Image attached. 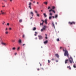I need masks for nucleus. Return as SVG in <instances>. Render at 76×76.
<instances>
[{
	"label": "nucleus",
	"instance_id": "obj_32",
	"mask_svg": "<svg viewBox=\"0 0 76 76\" xmlns=\"http://www.w3.org/2000/svg\"><path fill=\"white\" fill-rule=\"evenodd\" d=\"M22 37L23 38H25V35L23 34Z\"/></svg>",
	"mask_w": 76,
	"mask_h": 76
},
{
	"label": "nucleus",
	"instance_id": "obj_5",
	"mask_svg": "<svg viewBox=\"0 0 76 76\" xmlns=\"http://www.w3.org/2000/svg\"><path fill=\"white\" fill-rule=\"evenodd\" d=\"M31 4H32V3L31 2H29L28 4V7L30 8V9H31L32 8H31Z\"/></svg>",
	"mask_w": 76,
	"mask_h": 76
},
{
	"label": "nucleus",
	"instance_id": "obj_2",
	"mask_svg": "<svg viewBox=\"0 0 76 76\" xmlns=\"http://www.w3.org/2000/svg\"><path fill=\"white\" fill-rule=\"evenodd\" d=\"M63 51H65V53H64V56H67V57H69V53H68V51L67 50H64V49H63Z\"/></svg>",
	"mask_w": 76,
	"mask_h": 76
},
{
	"label": "nucleus",
	"instance_id": "obj_1",
	"mask_svg": "<svg viewBox=\"0 0 76 76\" xmlns=\"http://www.w3.org/2000/svg\"><path fill=\"white\" fill-rule=\"evenodd\" d=\"M69 61L71 64H72V63H74V62L73 60V58H72V57H70L69 60L66 59L65 60V64H67V63H69Z\"/></svg>",
	"mask_w": 76,
	"mask_h": 76
},
{
	"label": "nucleus",
	"instance_id": "obj_24",
	"mask_svg": "<svg viewBox=\"0 0 76 76\" xmlns=\"http://www.w3.org/2000/svg\"><path fill=\"white\" fill-rule=\"evenodd\" d=\"M57 41L58 42L60 41V39H59L58 38L56 39Z\"/></svg>",
	"mask_w": 76,
	"mask_h": 76
},
{
	"label": "nucleus",
	"instance_id": "obj_36",
	"mask_svg": "<svg viewBox=\"0 0 76 76\" xmlns=\"http://www.w3.org/2000/svg\"><path fill=\"white\" fill-rule=\"evenodd\" d=\"M48 63H50V60H48Z\"/></svg>",
	"mask_w": 76,
	"mask_h": 76
},
{
	"label": "nucleus",
	"instance_id": "obj_40",
	"mask_svg": "<svg viewBox=\"0 0 76 76\" xmlns=\"http://www.w3.org/2000/svg\"><path fill=\"white\" fill-rule=\"evenodd\" d=\"M24 45H25V44H24L23 45V46H24Z\"/></svg>",
	"mask_w": 76,
	"mask_h": 76
},
{
	"label": "nucleus",
	"instance_id": "obj_48",
	"mask_svg": "<svg viewBox=\"0 0 76 76\" xmlns=\"http://www.w3.org/2000/svg\"><path fill=\"white\" fill-rule=\"evenodd\" d=\"M52 60L53 61V60H54V58H53L52 59Z\"/></svg>",
	"mask_w": 76,
	"mask_h": 76
},
{
	"label": "nucleus",
	"instance_id": "obj_16",
	"mask_svg": "<svg viewBox=\"0 0 76 76\" xmlns=\"http://www.w3.org/2000/svg\"><path fill=\"white\" fill-rule=\"evenodd\" d=\"M52 24L53 26L55 28V26H54V22H52Z\"/></svg>",
	"mask_w": 76,
	"mask_h": 76
},
{
	"label": "nucleus",
	"instance_id": "obj_62",
	"mask_svg": "<svg viewBox=\"0 0 76 76\" xmlns=\"http://www.w3.org/2000/svg\"><path fill=\"white\" fill-rule=\"evenodd\" d=\"M56 62H58V61L56 60Z\"/></svg>",
	"mask_w": 76,
	"mask_h": 76
},
{
	"label": "nucleus",
	"instance_id": "obj_17",
	"mask_svg": "<svg viewBox=\"0 0 76 76\" xmlns=\"http://www.w3.org/2000/svg\"><path fill=\"white\" fill-rule=\"evenodd\" d=\"M55 56L57 57L58 58V57H59L58 55L57 54H55Z\"/></svg>",
	"mask_w": 76,
	"mask_h": 76
},
{
	"label": "nucleus",
	"instance_id": "obj_41",
	"mask_svg": "<svg viewBox=\"0 0 76 76\" xmlns=\"http://www.w3.org/2000/svg\"><path fill=\"white\" fill-rule=\"evenodd\" d=\"M41 69H42V70H44V68H41Z\"/></svg>",
	"mask_w": 76,
	"mask_h": 76
},
{
	"label": "nucleus",
	"instance_id": "obj_34",
	"mask_svg": "<svg viewBox=\"0 0 76 76\" xmlns=\"http://www.w3.org/2000/svg\"><path fill=\"white\" fill-rule=\"evenodd\" d=\"M12 42H15V40H12Z\"/></svg>",
	"mask_w": 76,
	"mask_h": 76
},
{
	"label": "nucleus",
	"instance_id": "obj_30",
	"mask_svg": "<svg viewBox=\"0 0 76 76\" xmlns=\"http://www.w3.org/2000/svg\"><path fill=\"white\" fill-rule=\"evenodd\" d=\"M73 67L74 68H76V65H74Z\"/></svg>",
	"mask_w": 76,
	"mask_h": 76
},
{
	"label": "nucleus",
	"instance_id": "obj_52",
	"mask_svg": "<svg viewBox=\"0 0 76 76\" xmlns=\"http://www.w3.org/2000/svg\"><path fill=\"white\" fill-rule=\"evenodd\" d=\"M10 1L11 2V1H12V0H10Z\"/></svg>",
	"mask_w": 76,
	"mask_h": 76
},
{
	"label": "nucleus",
	"instance_id": "obj_51",
	"mask_svg": "<svg viewBox=\"0 0 76 76\" xmlns=\"http://www.w3.org/2000/svg\"><path fill=\"white\" fill-rule=\"evenodd\" d=\"M37 4H39V3L38 2H37Z\"/></svg>",
	"mask_w": 76,
	"mask_h": 76
},
{
	"label": "nucleus",
	"instance_id": "obj_53",
	"mask_svg": "<svg viewBox=\"0 0 76 76\" xmlns=\"http://www.w3.org/2000/svg\"><path fill=\"white\" fill-rule=\"evenodd\" d=\"M3 22H4V23H5V22H4V21H3Z\"/></svg>",
	"mask_w": 76,
	"mask_h": 76
},
{
	"label": "nucleus",
	"instance_id": "obj_22",
	"mask_svg": "<svg viewBox=\"0 0 76 76\" xmlns=\"http://www.w3.org/2000/svg\"><path fill=\"white\" fill-rule=\"evenodd\" d=\"M52 18V17L50 16L49 18V20H51Z\"/></svg>",
	"mask_w": 76,
	"mask_h": 76
},
{
	"label": "nucleus",
	"instance_id": "obj_46",
	"mask_svg": "<svg viewBox=\"0 0 76 76\" xmlns=\"http://www.w3.org/2000/svg\"><path fill=\"white\" fill-rule=\"evenodd\" d=\"M37 70L39 71V68L37 69Z\"/></svg>",
	"mask_w": 76,
	"mask_h": 76
},
{
	"label": "nucleus",
	"instance_id": "obj_35",
	"mask_svg": "<svg viewBox=\"0 0 76 76\" xmlns=\"http://www.w3.org/2000/svg\"><path fill=\"white\" fill-rule=\"evenodd\" d=\"M19 48H20V47H18V48L17 49V50H19Z\"/></svg>",
	"mask_w": 76,
	"mask_h": 76
},
{
	"label": "nucleus",
	"instance_id": "obj_4",
	"mask_svg": "<svg viewBox=\"0 0 76 76\" xmlns=\"http://www.w3.org/2000/svg\"><path fill=\"white\" fill-rule=\"evenodd\" d=\"M68 23L69 24V25H75L76 23L74 21H73L72 22H68Z\"/></svg>",
	"mask_w": 76,
	"mask_h": 76
},
{
	"label": "nucleus",
	"instance_id": "obj_63",
	"mask_svg": "<svg viewBox=\"0 0 76 76\" xmlns=\"http://www.w3.org/2000/svg\"><path fill=\"white\" fill-rule=\"evenodd\" d=\"M56 25H57V23L56 22Z\"/></svg>",
	"mask_w": 76,
	"mask_h": 76
},
{
	"label": "nucleus",
	"instance_id": "obj_29",
	"mask_svg": "<svg viewBox=\"0 0 76 76\" xmlns=\"http://www.w3.org/2000/svg\"><path fill=\"white\" fill-rule=\"evenodd\" d=\"M8 33H9V32H8V31H6L5 32L6 34H8Z\"/></svg>",
	"mask_w": 76,
	"mask_h": 76
},
{
	"label": "nucleus",
	"instance_id": "obj_7",
	"mask_svg": "<svg viewBox=\"0 0 76 76\" xmlns=\"http://www.w3.org/2000/svg\"><path fill=\"white\" fill-rule=\"evenodd\" d=\"M1 44L3 45H4V46H6L7 45V44L6 43H4L3 42H2L1 43Z\"/></svg>",
	"mask_w": 76,
	"mask_h": 76
},
{
	"label": "nucleus",
	"instance_id": "obj_42",
	"mask_svg": "<svg viewBox=\"0 0 76 76\" xmlns=\"http://www.w3.org/2000/svg\"><path fill=\"white\" fill-rule=\"evenodd\" d=\"M52 18H53V19H54V16H52Z\"/></svg>",
	"mask_w": 76,
	"mask_h": 76
},
{
	"label": "nucleus",
	"instance_id": "obj_9",
	"mask_svg": "<svg viewBox=\"0 0 76 76\" xmlns=\"http://www.w3.org/2000/svg\"><path fill=\"white\" fill-rule=\"evenodd\" d=\"M51 11H52V12H53L54 13H55V11L54 10H52V9H51V10H49V11L50 12H51Z\"/></svg>",
	"mask_w": 76,
	"mask_h": 76
},
{
	"label": "nucleus",
	"instance_id": "obj_43",
	"mask_svg": "<svg viewBox=\"0 0 76 76\" xmlns=\"http://www.w3.org/2000/svg\"><path fill=\"white\" fill-rule=\"evenodd\" d=\"M42 21L43 22V23H44V21L42 20Z\"/></svg>",
	"mask_w": 76,
	"mask_h": 76
},
{
	"label": "nucleus",
	"instance_id": "obj_37",
	"mask_svg": "<svg viewBox=\"0 0 76 76\" xmlns=\"http://www.w3.org/2000/svg\"><path fill=\"white\" fill-rule=\"evenodd\" d=\"M9 30H12V28H9Z\"/></svg>",
	"mask_w": 76,
	"mask_h": 76
},
{
	"label": "nucleus",
	"instance_id": "obj_60",
	"mask_svg": "<svg viewBox=\"0 0 76 76\" xmlns=\"http://www.w3.org/2000/svg\"><path fill=\"white\" fill-rule=\"evenodd\" d=\"M2 25H4V23H2Z\"/></svg>",
	"mask_w": 76,
	"mask_h": 76
},
{
	"label": "nucleus",
	"instance_id": "obj_21",
	"mask_svg": "<svg viewBox=\"0 0 76 76\" xmlns=\"http://www.w3.org/2000/svg\"><path fill=\"white\" fill-rule=\"evenodd\" d=\"M37 29V28L36 27H34L33 29V31H35Z\"/></svg>",
	"mask_w": 76,
	"mask_h": 76
},
{
	"label": "nucleus",
	"instance_id": "obj_18",
	"mask_svg": "<svg viewBox=\"0 0 76 76\" xmlns=\"http://www.w3.org/2000/svg\"><path fill=\"white\" fill-rule=\"evenodd\" d=\"M36 15L37 16V17H39V14H38V13H37L36 14Z\"/></svg>",
	"mask_w": 76,
	"mask_h": 76
},
{
	"label": "nucleus",
	"instance_id": "obj_33",
	"mask_svg": "<svg viewBox=\"0 0 76 76\" xmlns=\"http://www.w3.org/2000/svg\"><path fill=\"white\" fill-rule=\"evenodd\" d=\"M7 26H9V25H10V24L9 23H7Z\"/></svg>",
	"mask_w": 76,
	"mask_h": 76
},
{
	"label": "nucleus",
	"instance_id": "obj_59",
	"mask_svg": "<svg viewBox=\"0 0 76 76\" xmlns=\"http://www.w3.org/2000/svg\"><path fill=\"white\" fill-rule=\"evenodd\" d=\"M60 48V49H61V48H62V47H61Z\"/></svg>",
	"mask_w": 76,
	"mask_h": 76
},
{
	"label": "nucleus",
	"instance_id": "obj_47",
	"mask_svg": "<svg viewBox=\"0 0 76 76\" xmlns=\"http://www.w3.org/2000/svg\"><path fill=\"white\" fill-rule=\"evenodd\" d=\"M32 17L31 18H30V19H32Z\"/></svg>",
	"mask_w": 76,
	"mask_h": 76
},
{
	"label": "nucleus",
	"instance_id": "obj_14",
	"mask_svg": "<svg viewBox=\"0 0 76 76\" xmlns=\"http://www.w3.org/2000/svg\"><path fill=\"white\" fill-rule=\"evenodd\" d=\"M43 3L44 4H45L46 5H47V4H48V2H45Z\"/></svg>",
	"mask_w": 76,
	"mask_h": 76
},
{
	"label": "nucleus",
	"instance_id": "obj_44",
	"mask_svg": "<svg viewBox=\"0 0 76 76\" xmlns=\"http://www.w3.org/2000/svg\"><path fill=\"white\" fill-rule=\"evenodd\" d=\"M2 7H5V6H2Z\"/></svg>",
	"mask_w": 76,
	"mask_h": 76
},
{
	"label": "nucleus",
	"instance_id": "obj_3",
	"mask_svg": "<svg viewBox=\"0 0 76 76\" xmlns=\"http://www.w3.org/2000/svg\"><path fill=\"white\" fill-rule=\"evenodd\" d=\"M47 28H48V26H43V28L42 29H41V32H42V31H45V29H46Z\"/></svg>",
	"mask_w": 76,
	"mask_h": 76
},
{
	"label": "nucleus",
	"instance_id": "obj_49",
	"mask_svg": "<svg viewBox=\"0 0 76 76\" xmlns=\"http://www.w3.org/2000/svg\"><path fill=\"white\" fill-rule=\"evenodd\" d=\"M35 39H37V37H36L35 38Z\"/></svg>",
	"mask_w": 76,
	"mask_h": 76
},
{
	"label": "nucleus",
	"instance_id": "obj_45",
	"mask_svg": "<svg viewBox=\"0 0 76 76\" xmlns=\"http://www.w3.org/2000/svg\"><path fill=\"white\" fill-rule=\"evenodd\" d=\"M45 39H47V37H45Z\"/></svg>",
	"mask_w": 76,
	"mask_h": 76
},
{
	"label": "nucleus",
	"instance_id": "obj_26",
	"mask_svg": "<svg viewBox=\"0 0 76 76\" xmlns=\"http://www.w3.org/2000/svg\"><path fill=\"white\" fill-rule=\"evenodd\" d=\"M15 49H16V48H12V49L13 50H15Z\"/></svg>",
	"mask_w": 76,
	"mask_h": 76
},
{
	"label": "nucleus",
	"instance_id": "obj_31",
	"mask_svg": "<svg viewBox=\"0 0 76 76\" xmlns=\"http://www.w3.org/2000/svg\"><path fill=\"white\" fill-rule=\"evenodd\" d=\"M34 12H35V13H38V12H37V10L35 11Z\"/></svg>",
	"mask_w": 76,
	"mask_h": 76
},
{
	"label": "nucleus",
	"instance_id": "obj_6",
	"mask_svg": "<svg viewBox=\"0 0 76 76\" xmlns=\"http://www.w3.org/2000/svg\"><path fill=\"white\" fill-rule=\"evenodd\" d=\"M38 37H39V39H42L43 37L41 36V35H39L38 36Z\"/></svg>",
	"mask_w": 76,
	"mask_h": 76
},
{
	"label": "nucleus",
	"instance_id": "obj_12",
	"mask_svg": "<svg viewBox=\"0 0 76 76\" xmlns=\"http://www.w3.org/2000/svg\"><path fill=\"white\" fill-rule=\"evenodd\" d=\"M48 43V40H46L44 42V44H47Z\"/></svg>",
	"mask_w": 76,
	"mask_h": 76
},
{
	"label": "nucleus",
	"instance_id": "obj_10",
	"mask_svg": "<svg viewBox=\"0 0 76 76\" xmlns=\"http://www.w3.org/2000/svg\"><path fill=\"white\" fill-rule=\"evenodd\" d=\"M43 15L44 16V17H45V18H46V17H47V15H46V14L44 13L43 14Z\"/></svg>",
	"mask_w": 76,
	"mask_h": 76
},
{
	"label": "nucleus",
	"instance_id": "obj_23",
	"mask_svg": "<svg viewBox=\"0 0 76 76\" xmlns=\"http://www.w3.org/2000/svg\"><path fill=\"white\" fill-rule=\"evenodd\" d=\"M57 17H58V15H55V18L56 19H57Z\"/></svg>",
	"mask_w": 76,
	"mask_h": 76
},
{
	"label": "nucleus",
	"instance_id": "obj_58",
	"mask_svg": "<svg viewBox=\"0 0 76 76\" xmlns=\"http://www.w3.org/2000/svg\"><path fill=\"white\" fill-rule=\"evenodd\" d=\"M34 36H37V34H34Z\"/></svg>",
	"mask_w": 76,
	"mask_h": 76
},
{
	"label": "nucleus",
	"instance_id": "obj_8",
	"mask_svg": "<svg viewBox=\"0 0 76 76\" xmlns=\"http://www.w3.org/2000/svg\"><path fill=\"white\" fill-rule=\"evenodd\" d=\"M1 14H2V15H4L5 14V12H4L3 10H1Z\"/></svg>",
	"mask_w": 76,
	"mask_h": 76
},
{
	"label": "nucleus",
	"instance_id": "obj_61",
	"mask_svg": "<svg viewBox=\"0 0 76 76\" xmlns=\"http://www.w3.org/2000/svg\"><path fill=\"white\" fill-rule=\"evenodd\" d=\"M30 1H32V0H30Z\"/></svg>",
	"mask_w": 76,
	"mask_h": 76
},
{
	"label": "nucleus",
	"instance_id": "obj_19",
	"mask_svg": "<svg viewBox=\"0 0 76 76\" xmlns=\"http://www.w3.org/2000/svg\"><path fill=\"white\" fill-rule=\"evenodd\" d=\"M47 20L46 19L45 20V23H46V24H47Z\"/></svg>",
	"mask_w": 76,
	"mask_h": 76
},
{
	"label": "nucleus",
	"instance_id": "obj_55",
	"mask_svg": "<svg viewBox=\"0 0 76 76\" xmlns=\"http://www.w3.org/2000/svg\"><path fill=\"white\" fill-rule=\"evenodd\" d=\"M35 3V1L33 2V3Z\"/></svg>",
	"mask_w": 76,
	"mask_h": 76
},
{
	"label": "nucleus",
	"instance_id": "obj_64",
	"mask_svg": "<svg viewBox=\"0 0 76 76\" xmlns=\"http://www.w3.org/2000/svg\"><path fill=\"white\" fill-rule=\"evenodd\" d=\"M41 48H42V47L41 46Z\"/></svg>",
	"mask_w": 76,
	"mask_h": 76
},
{
	"label": "nucleus",
	"instance_id": "obj_27",
	"mask_svg": "<svg viewBox=\"0 0 76 76\" xmlns=\"http://www.w3.org/2000/svg\"><path fill=\"white\" fill-rule=\"evenodd\" d=\"M49 15H50L51 16H52V15H53V14L51 13H49Z\"/></svg>",
	"mask_w": 76,
	"mask_h": 76
},
{
	"label": "nucleus",
	"instance_id": "obj_39",
	"mask_svg": "<svg viewBox=\"0 0 76 76\" xmlns=\"http://www.w3.org/2000/svg\"><path fill=\"white\" fill-rule=\"evenodd\" d=\"M5 31H7V28H6L5 29Z\"/></svg>",
	"mask_w": 76,
	"mask_h": 76
},
{
	"label": "nucleus",
	"instance_id": "obj_11",
	"mask_svg": "<svg viewBox=\"0 0 76 76\" xmlns=\"http://www.w3.org/2000/svg\"><path fill=\"white\" fill-rule=\"evenodd\" d=\"M31 15L32 16H33V15H34V13H33V12H30Z\"/></svg>",
	"mask_w": 76,
	"mask_h": 76
},
{
	"label": "nucleus",
	"instance_id": "obj_57",
	"mask_svg": "<svg viewBox=\"0 0 76 76\" xmlns=\"http://www.w3.org/2000/svg\"><path fill=\"white\" fill-rule=\"evenodd\" d=\"M15 55H16V54H17V53H15Z\"/></svg>",
	"mask_w": 76,
	"mask_h": 76
},
{
	"label": "nucleus",
	"instance_id": "obj_15",
	"mask_svg": "<svg viewBox=\"0 0 76 76\" xmlns=\"http://www.w3.org/2000/svg\"><path fill=\"white\" fill-rule=\"evenodd\" d=\"M67 68H69V70H71V67H70V66H68L67 67Z\"/></svg>",
	"mask_w": 76,
	"mask_h": 76
},
{
	"label": "nucleus",
	"instance_id": "obj_56",
	"mask_svg": "<svg viewBox=\"0 0 76 76\" xmlns=\"http://www.w3.org/2000/svg\"><path fill=\"white\" fill-rule=\"evenodd\" d=\"M35 34H37V32H35Z\"/></svg>",
	"mask_w": 76,
	"mask_h": 76
},
{
	"label": "nucleus",
	"instance_id": "obj_50",
	"mask_svg": "<svg viewBox=\"0 0 76 76\" xmlns=\"http://www.w3.org/2000/svg\"><path fill=\"white\" fill-rule=\"evenodd\" d=\"M42 66V64H40V66Z\"/></svg>",
	"mask_w": 76,
	"mask_h": 76
},
{
	"label": "nucleus",
	"instance_id": "obj_28",
	"mask_svg": "<svg viewBox=\"0 0 76 76\" xmlns=\"http://www.w3.org/2000/svg\"><path fill=\"white\" fill-rule=\"evenodd\" d=\"M43 23H44L43 22H42V23H40V25H43Z\"/></svg>",
	"mask_w": 76,
	"mask_h": 76
},
{
	"label": "nucleus",
	"instance_id": "obj_54",
	"mask_svg": "<svg viewBox=\"0 0 76 76\" xmlns=\"http://www.w3.org/2000/svg\"><path fill=\"white\" fill-rule=\"evenodd\" d=\"M45 35L46 37H47V35L46 34H45Z\"/></svg>",
	"mask_w": 76,
	"mask_h": 76
},
{
	"label": "nucleus",
	"instance_id": "obj_38",
	"mask_svg": "<svg viewBox=\"0 0 76 76\" xmlns=\"http://www.w3.org/2000/svg\"><path fill=\"white\" fill-rule=\"evenodd\" d=\"M48 9H50V7H48Z\"/></svg>",
	"mask_w": 76,
	"mask_h": 76
},
{
	"label": "nucleus",
	"instance_id": "obj_25",
	"mask_svg": "<svg viewBox=\"0 0 76 76\" xmlns=\"http://www.w3.org/2000/svg\"><path fill=\"white\" fill-rule=\"evenodd\" d=\"M55 9V7H52V9L53 10V9Z\"/></svg>",
	"mask_w": 76,
	"mask_h": 76
},
{
	"label": "nucleus",
	"instance_id": "obj_20",
	"mask_svg": "<svg viewBox=\"0 0 76 76\" xmlns=\"http://www.w3.org/2000/svg\"><path fill=\"white\" fill-rule=\"evenodd\" d=\"M19 43H21L22 41L21 39H19L18 41Z\"/></svg>",
	"mask_w": 76,
	"mask_h": 76
},
{
	"label": "nucleus",
	"instance_id": "obj_13",
	"mask_svg": "<svg viewBox=\"0 0 76 76\" xmlns=\"http://www.w3.org/2000/svg\"><path fill=\"white\" fill-rule=\"evenodd\" d=\"M22 19H20V20H19V22L20 23H22Z\"/></svg>",
	"mask_w": 76,
	"mask_h": 76
}]
</instances>
